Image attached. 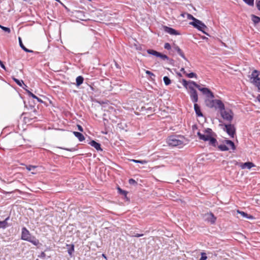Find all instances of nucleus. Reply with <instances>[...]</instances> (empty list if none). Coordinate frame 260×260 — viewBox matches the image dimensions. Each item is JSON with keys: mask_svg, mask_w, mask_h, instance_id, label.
<instances>
[{"mask_svg": "<svg viewBox=\"0 0 260 260\" xmlns=\"http://www.w3.org/2000/svg\"><path fill=\"white\" fill-rule=\"evenodd\" d=\"M199 139L204 141H209V144L213 146H216L217 142L214 138L215 134L212 132L211 128H208L203 131V134L199 132L197 133Z\"/></svg>", "mask_w": 260, "mask_h": 260, "instance_id": "obj_1", "label": "nucleus"}, {"mask_svg": "<svg viewBox=\"0 0 260 260\" xmlns=\"http://www.w3.org/2000/svg\"><path fill=\"white\" fill-rule=\"evenodd\" d=\"M185 139L183 136H171L167 139L169 146L182 147L185 144Z\"/></svg>", "mask_w": 260, "mask_h": 260, "instance_id": "obj_2", "label": "nucleus"}, {"mask_svg": "<svg viewBox=\"0 0 260 260\" xmlns=\"http://www.w3.org/2000/svg\"><path fill=\"white\" fill-rule=\"evenodd\" d=\"M21 239L28 241L35 246L39 244V241L35 237L31 236L29 232L25 227L22 229Z\"/></svg>", "mask_w": 260, "mask_h": 260, "instance_id": "obj_3", "label": "nucleus"}, {"mask_svg": "<svg viewBox=\"0 0 260 260\" xmlns=\"http://www.w3.org/2000/svg\"><path fill=\"white\" fill-rule=\"evenodd\" d=\"M220 113L221 116L224 120L229 122L230 123H231L233 120L234 114L231 109H225L224 108L220 111Z\"/></svg>", "mask_w": 260, "mask_h": 260, "instance_id": "obj_4", "label": "nucleus"}, {"mask_svg": "<svg viewBox=\"0 0 260 260\" xmlns=\"http://www.w3.org/2000/svg\"><path fill=\"white\" fill-rule=\"evenodd\" d=\"M189 24L192 25L199 30L202 31L204 34L208 35L205 31L207 28V27L200 20H196L195 22H190Z\"/></svg>", "mask_w": 260, "mask_h": 260, "instance_id": "obj_5", "label": "nucleus"}, {"mask_svg": "<svg viewBox=\"0 0 260 260\" xmlns=\"http://www.w3.org/2000/svg\"><path fill=\"white\" fill-rule=\"evenodd\" d=\"M223 130L232 138H234L236 133V128L233 124H225Z\"/></svg>", "mask_w": 260, "mask_h": 260, "instance_id": "obj_6", "label": "nucleus"}, {"mask_svg": "<svg viewBox=\"0 0 260 260\" xmlns=\"http://www.w3.org/2000/svg\"><path fill=\"white\" fill-rule=\"evenodd\" d=\"M203 218L205 221L210 222L211 224H214L216 220V217L211 212L204 214Z\"/></svg>", "mask_w": 260, "mask_h": 260, "instance_id": "obj_7", "label": "nucleus"}, {"mask_svg": "<svg viewBox=\"0 0 260 260\" xmlns=\"http://www.w3.org/2000/svg\"><path fill=\"white\" fill-rule=\"evenodd\" d=\"M199 90L202 92L204 94H205L207 97L213 99L214 96L213 92L207 88H201L199 85V88H198Z\"/></svg>", "mask_w": 260, "mask_h": 260, "instance_id": "obj_8", "label": "nucleus"}, {"mask_svg": "<svg viewBox=\"0 0 260 260\" xmlns=\"http://www.w3.org/2000/svg\"><path fill=\"white\" fill-rule=\"evenodd\" d=\"M213 102L215 104L214 108H215L216 109H219V111H221L223 108H225L224 104L221 100L215 99Z\"/></svg>", "mask_w": 260, "mask_h": 260, "instance_id": "obj_9", "label": "nucleus"}, {"mask_svg": "<svg viewBox=\"0 0 260 260\" xmlns=\"http://www.w3.org/2000/svg\"><path fill=\"white\" fill-rule=\"evenodd\" d=\"M189 93L191 101L196 103L198 101V96L197 91L196 90L189 91Z\"/></svg>", "mask_w": 260, "mask_h": 260, "instance_id": "obj_10", "label": "nucleus"}, {"mask_svg": "<svg viewBox=\"0 0 260 260\" xmlns=\"http://www.w3.org/2000/svg\"><path fill=\"white\" fill-rule=\"evenodd\" d=\"M164 29L165 32L173 35H178L179 34L174 29L167 26H164Z\"/></svg>", "mask_w": 260, "mask_h": 260, "instance_id": "obj_11", "label": "nucleus"}, {"mask_svg": "<svg viewBox=\"0 0 260 260\" xmlns=\"http://www.w3.org/2000/svg\"><path fill=\"white\" fill-rule=\"evenodd\" d=\"M194 87H196L197 88H199V85L197 84L195 82L192 81H188V86L187 89H189L190 91L194 90H195Z\"/></svg>", "mask_w": 260, "mask_h": 260, "instance_id": "obj_12", "label": "nucleus"}, {"mask_svg": "<svg viewBox=\"0 0 260 260\" xmlns=\"http://www.w3.org/2000/svg\"><path fill=\"white\" fill-rule=\"evenodd\" d=\"M255 165L251 162H246L243 164H242L240 166L241 168L242 169H244L247 168L248 169H250L251 168L254 167Z\"/></svg>", "mask_w": 260, "mask_h": 260, "instance_id": "obj_13", "label": "nucleus"}, {"mask_svg": "<svg viewBox=\"0 0 260 260\" xmlns=\"http://www.w3.org/2000/svg\"><path fill=\"white\" fill-rule=\"evenodd\" d=\"M194 109L196 114L197 115V116L202 117L203 116V115L201 111L200 106L196 103H195L194 104Z\"/></svg>", "mask_w": 260, "mask_h": 260, "instance_id": "obj_14", "label": "nucleus"}, {"mask_svg": "<svg viewBox=\"0 0 260 260\" xmlns=\"http://www.w3.org/2000/svg\"><path fill=\"white\" fill-rule=\"evenodd\" d=\"M173 49L177 52V53L185 60H187L186 58L185 57L183 51L177 45H174L173 47Z\"/></svg>", "mask_w": 260, "mask_h": 260, "instance_id": "obj_15", "label": "nucleus"}, {"mask_svg": "<svg viewBox=\"0 0 260 260\" xmlns=\"http://www.w3.org/2000/svg\"><path fill=\"white\" fill-rule=\"evenodd\" d=\"M91 146L93 147L96 150L99 151H102V149L101 148V145L100 143H97L94 140L91 141L89 143Z\"/></svg>", "mask_w": 260, "mask_h": 260, "instance_id": "obj_16", "label": "nucleus"}, {"mask_svg": "<svg viewBox=\"0 0 260 260\" xmlns=\"http://www.w3.org/2000/svg\"><path fill=\"white\" fill-rule=\"evenodd\" d=\"M18 40H19V45L20 46V47L25 52H32V50H29L28 49H27L24 46V45L22 43V40H21V39L20 37H19L18 38Z\"/></svg>", "mask_w": 260, "mask_h": 260, "instance_id": "obj_17", "label": "nucleus"}, {"mask_svg": "<svg viewBox=\"0 0 260 260\" xmlns=\"http://www.w3.org/2000/svg\"><path fill=\"white\" fill-rule=\"evenodd\" d=\"M225 143L226 144V146H229L231 148V149L233 150L236 149V146L233 142L231 140H225L224 141Z\"/></svg>", "mask_w": 260, "mask_h": 260, "instance_id": "obj_18", "label": "nucleus"}, {"mask_svg": "<svg viewBox=\"0 0 260 260\" xmlns=\"http://www.w3.org/2000/svg\"><path fill=\"white\" fill-rule=\"evenodd\" d=\"M237 212L238 213L240 214L244 218H246L248 219H253V217L252 215H248L244 212L240 211L239 210H237Z\"/></svg>", "mask_w": 260, "mask_h": 260, "instance_id": "obj_19", "label": "nucleus"}, {"mask_svg": "<svg viewBox=\"0 0 260 260\" xmlns=\"http://www.w3.org/2000/svg\"><path fill=\"white\" fill-rule=\"evenodd\" d=\"M73 134L81 142L85 139L84 136L79 132H74Z\"/></svg>", "mask_w": 260, "mask_h": 260, "instance_id": "obj_20", "label": "nucleus"}, {"mask_svg": "<svg viewBox=\"0 0 260 260\" xmlns=\"http://www.w3.org/2000/svg\"><path fill=\"white\" fill-rule=\"evenodd\" d=\"M84 80V78L81 76H79L76 78V85L77 86H80L81 84L83 83Z\"/></svg>", "mask_w": 260, "mask_h": 260, "instance_id": "obj_21", "label": "nucleus"}, {"mask_svg": "<svg viewBox=\"0 0 260 260\" xmlns=\"http://www.w3.org/2000/svg\"><path fill=\"white\" fill-rule=\"evenodd\" d=\"M213 101H214V100H207L206 101V105L207 106H208V107L209 108H214V106H215L214 105V103L213 102Z\"/></svg>", "mask_w": 260, "mask_h": 260, "instance_id": "obj_22", "label": "nucleus"}, {"mask_svg": "<svg viewBox=\"0 0 260 260\" xmlns=\"http://www.w3.org/2000/svg\"><path fill=\"white\" fill-rule=\"evenodd\" d=\"M147 52L148 54L155 56L156 57H157L158 55L159 54V52L152 49H148L147 50Z\"/></svg>", "mask_w": 260, "mask_h": 260, "instance_id": "obj_23", "label": "nucleus"}, {"mask_svg": "<svg viewBox=\"0 0 260 260\" xmlns=\"http://www.w3.org/2000/svg\"><path fill=\"white\" fill-rule=\"evenodd\" d=\"M251 20L254 24H257L260 22V18L254 15H251Z\"/></svg>", "mask_w": 260, "mask_h": 260, "instance_id": "obj_24", "label": "nucleus"}, {"mask_svg": "<svg viewBox=\"0 0 260 260\" xmlns=\"http://www.w3.org/2000/svg\"><path fill=\"white\" fill-rule=\"evenodd\" d=\"M8 219V218H6L4 221H0V229L1 228L5 229L7 227V224H8L7 220Z\"/></svg>", "mask_w": 260, "mask_h": 260, "instance_id": "obj_25", "label": "nucleus"}, {"mask_svg": "<svg viewBox=\"0 0 260 260\" xmlns=\"http://www.w3.org/2000/svg\"><path fill=\"white\" fill-rule=\"evenodd\" d=\"M251 82L256 86L260 85V78L258 77L252 80Z\"/></svg>", "mask_w": 260, "mask_h": 260, "instance_id": "obj_26", "label": "nucleus"}, {"mask_svg": "<svg viewBox=\"0 0 260 260\" xmlns=\"http://www.w3.org/2000/svg\"><path fill=\"white\" fill-rule=\"evenodd\" d=\"M12 79L19 86L22 87V84H24L26 87V85L24 84V82L22 80H19L14 77H13Z\"/></svg>", "mask_w": 260, "mask_h": 260, "instance_id": "obj_27", "label": "nucleus"}, {"mask_svg": "<svg viewBox=\"0 0 260 260\" xmlns=\"http://www.w3.org/2000/svg\"><path fill=\"white\" fill-rule=\"evenodd\" d=\"M218 147L221 151H228L229 150V148L225 144L220 145Z\"/></svg>", "mask_w": 260, "mask_h": 260, "instance_id": "obj_28", "label": "nucleus"}, {"mask_svg": "<svg viewBox=\"0 0 260 260\" xmlns=\"http://www.w3.org/2000/svg\"><path fill=\"white\" fill-rule=\"evenodd\" d=\"M130 161L136 162V163H140L141 164H146L148 162V161L146 160H136V159H131Z\"/></svg>", "mask_w": 260, "mask_h": 260, "instance_id": "obj_29", "label": "nucleus"}, {"mask_svg": "<svg viewBox=\"0 0 260 260\" xmlns=\"http://www.w3.org/2000/svg\"><path fill=\"white\" fill-rule=\"evenodd\" d=\"M258 77V73L257 70H254L251 75V79L253 80Z\"/></svg>", "mask_w": 260, "mask_h": 260, "instance_id": "obj_30", "label": "nucleus"}, {"mask_svg": "<svg viewBox=\"0 0 260 260\" xmlns=\"http://www.w3.org/2000/svg\"><path fill=\"white\" fill-rule=\"evenodd\" d=\"M163 80L164 81V83L166 85H169V84H171V80L170 79V78L167 77V76H165L163 78Z\"/></svg>", "mask_w": 260, "mask_h": 260, "instance_id": "obj_31", "label": "nucleus"}, {"mask_svg": "<svg viewBox=\"0 0 260 260\" xmlns=\"http://www.w3.org/2000/svg\"><path fill=\"white\" fill-rule=\"evenodd\" d=\"M246 4L250 6L254 5V0H243Z\"/></svg>", "mask_w": 260, "mask_h": 260, "instance_id": "obj_32", "label": "nucleus"}, {"mask_svg": "<svg viewBox=\"0 0 260 260\" xmlns=\"http://www.w3.org/2000/svg\"><path fill=\"white\" fill-rule=\"evenodd\" d=\"M0 28L8 34L10 33L11 32V30L9 27H5L4 26H2V25H0Z\"/></svg>", "mask_w": 260, "mask_h": 260, "instance_id": "obj_33", "label": "nucleus"}, {"mask_svg": "<svg viewBox=\"0 0 260 260\" xmlns=\"http://www.w3.org/2000/svg\"><path fill=\"white\" fill-rule=\"evenodd\" d=\"M118 190L119 193L124 196L125 197L126 196L127 192L126 191L123 190L121 189L120 188H118Z\"/></svg>", "mask_w": 260, "mask_h": 260, "instance_id": "obj_34", "label": "nucleus"}, {"mask_svg": "<svg viewBox=\"0 0 260 260\" xmlns=\"http://www.w3.org/2000/svg\"><path fill=\"white\" fill-rule=\"evenodd\" d=\"M146 74H147V75H149V76H150V77L152 79L154 80V78H154V77H155V75H154L153 73H152V72H150V71H149L147 70V71H146Z\"/></svg>", "mask_w": 260, "mask_h": 260, "instance_id": "obj_35", "label": "nucleus"}, {"mask_svg": "<svg viewBox=\"0 0 260 260\" xmlns=\"http://www.w3.org/2000/svg\"><path fill=\"white\" fill-rule=\"evenodd\" d=\"M187 18L188 19L192 20V22H195L196 20H198L197 18H194L192 15L190 14H187Z\"/></svg>", "mask_w": 260, "mask_h": 260, "instance_id": "obj_36", "label": "nucleus"}, {"mask_svg": "<svg viewBox=\"0 0 260 260\" xmlns=\"http://www.w3.org/2000/svg\"><path fill=\"white\" fill-rule=\"evenodd\" d=\"M186 75L188 78H193V77L197 78V75L194 73H188V74L186 73Z\"/></svg>", "mask_w": 260, "mask_h": 260, "instance_id": "obj_37", "label": "nucleus"}, {"mask_svg": "<svg viewBox=\"0 0 260 260\" xmlns=\"http://www.w3.org/2000/svg\"><path fill=\"white\" fill-rule=\"evenodd\" d=\"M157 57H159L161 58L163 60H165V59H168V57L166 55L162 54H161L160 53H159V54L158 55Z\"/></svg>", "mask_w": 260, "mask_h": 260, "instance_id": "obj_38", "label": "nucleus"}, {"mask_svg": "<svg viewBox=\"0 0 260 260\" xmlns=\"http://www.w3.org/2000/svg\"><path fill=\"white\" fill-rule=\"evenodd\" d=\"M74 250V246L73 245H72L71 248L68 250V252L71 256Z\"/></svg>", "mask_w": 260, "mask_h": 260, "instance_id": "obj_39", "label": "nucleus"}, {"mask_svg": "<svg viewBox=\"0 0 260 260\" xmlns=\"http://www.w3.org/2000/svg\"><path fill=\"white\" fill-rule=\"evenodd\" d=\"M182 84L186 89H187L188 86V81H187L185 79L182 80Z\"/></svg>", "mask_w": 260, "mask_h": 260, "instance_id": "obj_40", "label": "nucleus"}, {"mask_svg": "<svg viewBox=\"0 0 260 260\" xmlns=\"http://www.w3.org/2000/svg\"><path fill=\"white\" fill-rule=\"evenodd\" d=\"M207 258V257L206 255V253L204 252H202L201 257L199 260H206Z\"/></svg>", "mask_w": 260, "mask_h": 260, "instance_id": "obj_41", "label": "nucleus"}, {"mask_svg": "<svg viewBox=\"0 0 260 260\" xmlns=\"http://www.w3.org/2000/svg\"><path fill=\"white\" fill-rule=\"evenodd\" d=\"M26 91H27L29 96L32 97L33 99L37 98V96L33 94L32 92H31L30 91L27 89L26 90Z\"/></svg>", "mask_w": 260, "mask_h": 260, "instance_id": "obj_42", "label": "nucleus"}, {"mask_svg": "<svg viewBox=\"0 0 260 260\" xmlns=\"http://www.w3.org/2000/svg\"><path fill=\"white\" fill-rule=\"evenodd\" d=\"M164 48L166 49L169 50L171 48V45L169 43H166L165 44Z\"/></svg>", "mask_w": 260, "mask_h": 260, "instance_id": "obj_43", "label": "nucleus"}, {"mask_svg": "<svg viewBox=\"0 0 260 260\" xmlns=\"http://www.w3.org/2000/svg\"><path fill=\"white\" fill-rule=\"evenodd\" d=\"M59 148L66 150H67L69 151H73L75 150L74 148H62V147H59Z\"/></svg>", "mask_w": 260, "mask_h": 260, "instance_id": "obj_44", "label": "nucleus"}, {"mask_svg": "<svg viewBox=\"0 0 260 260\" xmlns=\"http://www.w3.org/2000/svg\"><path fill=\"white\" fill-rule=\"evenodd\" d=\"M130 236L132 237H140L143 236V234H137L136 235H130Z\"/></svg>", "mask_w": 260, "mask_h": 260, "instance_id": "obj_45", "label": "nucleus"}, {"mask_svg": "<svg viewBox=\"0 0 260 260\" xmlns=\"http://www.w3.org/2000/svg\"><path fill=\"white\" fill-rule=\"evenodd\" d=\"M129 183L131 184H136V181L133 179H130L129 180Z\"/></svg>", "mask_w": 260, "mask_h": 260, "instance_id": "obj_46", "label": "nucleus"}, {"mask_svg": "<svg viewBox=\"0 0 260 260\" xmlns=\"http://www.w3.org/2000/svg\"><path fill=\"white\" fill-rule=\"evenodd\" d=\"M77 127H78V129L79 131H80V132L83 131V129L80 125H77Z\"/></svg>", "mask_w": 260, "mask_h": 260, "instance_id": "obj_47", "label": "nucleus"}, {"mask_svg": "<svg viewBox=\"0 0 260 260\" xmlns=\"http://www.w3.org/2000/svg\"><path fill=\"white\" fill-rule=\"evenodd\" d=\"M26 168L28 171H30L32 170V169H35V167L32 166H29L27 167Z\"/></svg>", "mask_w": 260, "mask_h": 260, "instance_id": "obj_48", "label": "nucleus"}, {"mask_svg": "<svg viewBox=\"0 0 260 260\" xmlns=\"http://www.w3.org/2000/svg\"><path fill=\"white\" fill-rule=\"evenodd\" d=\"M0 66L3 69L6 70V67L1 60H0Z\"/></svg>", "mask_w": 260, "mask_h": 260, "instance_id": "obj_49", "label": "nucleus"}, {"mask_svg": "<svg viewBox=\"0 0 260 260\" xmlns=\"http://www.w3.org/2000/svg\"><path fill=\"white\" fill-rule=\"evenodd\" d=\"M256 6L257 9L260 11V1L257 2Z\"/></svg>", "mask_w": 260, "mask_h": 260, "instance_id": "obj_50", "label": "nucleus"}, {"mask_svg": "<svg viewBox=\"0 0 260 260\" xmlns=\"http://www.w3.org/2000/svg\"><path fill=\"white\" fill-rule=\"evenodd\" d=\"M35 99L37 100V101L39 102H40V103H42L43 101L41 99H40V98H39L37 96V98H35Z\"/></svg>", "mask_w": 260, "mask_h": 260, "instance_id": "obj_51", "label": "nucleus"}, {"mask_svg": "<svg viewBox=\"0 0 260 260\" xmlns=\"http://www.w3.org/2000/svg\"><path fill=\"white\" fill-rule=\"evenodd\" d=\"M257 101L260 102V94H258L257 96Z\"/></svg>", "mask_w": 260, "mask_h": 260, "instance_id": "obj_52", "label": "nucleus"}, {"mask_svg": "<svg viewBox=\"0 0 260 260\" xmlns=\"http://www.w3.org/2000/svg\"><path fill=\"white\" fill-rule=\"evenodd\" d=\"M180 71L182 72L183 73H185V71L184 68H182Z\"/></svg>", "mask_w": 260, "mask_h": 260, "instance_id": "obj_53", "label": "nucleus"}, {"mask_svg": "<svg viewBox=\"0 0 260 260\" xmlns=\"http://www.w3.org/2000/svg\"><path fill=\"white\" fill-rule=\"evenodd\" d=\"M45 253H44V252H42L41 253V256H42V257H44V256H45Z\"/></svg>", "mask_w": 260, "mask_h": 260, "instance_id": "obj_54", "label": "nucleus"}, {"mask_svg": "<svg viewBox=\"0 0 260 260\" xmlns=\"http://www.w3.org/2000/svg\"><path fill=\"white\" fill-rule=\"evenodd\" d=\"M256 87H257V88H258V92H260V85H259V86H257Z\"/></svg>", "mask_w": 260, "mask_h": 260, "instance_id": "obj_55", "label": "nucleus"}, {"mask_svg": "<svg viewBox=\"0 0 260 260\" xmlns=\"http://www.w3.org/2000/svg\"><path fill=\"white\" fill-rule=\"evenodd\" d=\"M102 256L103 257H104L105 258L107 259V257H106V255L105 254H102Z\"/></svg>", "mask_w": 260, "mask_h": 260, "instance_id": "obj_56", "label": "nucleus"}, {"mask_svg": "<svg viewBox=\"0 0 260 260\" xmlns=\"http://www.w3.org/2000/svg\"><path fill=\"white\" fill-rule=\"evenodd\" d=\"M36 260H39L38 259H37Z\"/></svg>", "mask_w": 260, "mask_h": 260, "instance_id": "obj_57", "label": "nucleus"}]
</instances>
